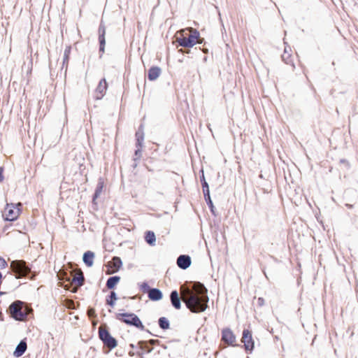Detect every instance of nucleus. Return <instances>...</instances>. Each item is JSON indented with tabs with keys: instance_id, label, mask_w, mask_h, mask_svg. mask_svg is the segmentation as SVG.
I'll use <instances>...</instances> for the list:
<instances>
[{
	"instance_id": "34",
	"label": "nucleus",
	"mask_w": 358,
	"mask_h": 358,
	"mask_svg": "<svg viewBox=\"0 0 358 358\" xmlns=\"http://www.w3.org/2000/svg\"><path fill=\"white\" fill-rule=\"evenodd\" d=\"M259 303L262 306L264 303V299L262 298L258 299Z\"/></svg>"
},
{
	"instance_id": "32",
	"label": "nucleus",
	"mask_w": 358,
	"mask_h": 358,
	"mask_svg": "<svg viewBox=\"0 0 358 358\" xmlns=\"http://www.w3.org/2000/svg\"><path fill=\"white\" fill-rule=\"evenodd\" d=\"M141 289L143 290V292H145V289H149V286L148 285L147 283L143 282L141 285Z\"/></svg>"
},
{
	"instance_id": "35",
	"label": "nucleus",
	"mask_w": 358,
	"mask_h": 358,
	"mask_svg": "<svg viewBox=\"0 0 358 358\" xmlns=\"http://www.w3.org/2000/svg\"><path fill=\"white\" fill-rule=\"evenodd\" d=\"M0 261H1V262H2V263H3V264H6V262H5V260H3V259H1V258H0Z\"/></svg>"
},
{
	"instance_id": "25",
	"label": "nucleus",
	"mask_w": 358,
	"mask_h": 358,
	"mask_svg": "<svg viewBox=\"0 0 358 358\" xmlns=\"http://www.w3.org/2000/svg\"><path fill=\"white\" fill-rule=\"evenodd\" d=\"M159 325L162 329H169V321L166 317H162L159 319Z\"/></svg>"
},
{
	"instance_id": "17",
	"label": "nucleus",
	"mask_w": 358,
	"mask_h": 358,
	"mask_svg": "<svg viewBox=\"0 0 358 358\" xmlns=\"http://www.w3.org/2000/svg\"><path fill=\"white\" fill-rule=\"evenodd\" d=\"M94 253L92 251H87L84 253L83 260L84 263L89 267L94 264Z\"/></svg>"
},
{
	"instance_id": "30",
	"label": "nucleus",
	"mask_w": 358,
	"mask_h": 358,
	"mask_svg": "<svg viewBox=\"0 0 358 358\" xmlns=\"http://www.w3.org/2000/svg\"><path fill=\"white\" fill-rule=\"evenodd\" d=\"M3 172V169L0 166V182H3L4 180Z\"/></svg>"
},
{
	"instance_id": "39",
	"label": "nucleus",
	"mask_w": 358,
	"mask_h": 358,
	"mask_svg": "<svg viewBox=\"0 0 358 358\" xmlns=\"http://www.w3.org/2000/svg\"><path fill=\"white\" fill-rule=\"evenodd\" d=\"M141 358H143V357H141Z\"/></svg>"
},
{
	"instance_id": "20",
	"label": "nucleus",
	"mask_w": 358,
	"mask_h": 358,
	"mask_svg": "<svg viewBox=\"0 0 358 358\" xmlns=\"http://www.w3.org/2000/svg\"><path fill=\"white\" fill-rule=\"evenodd\" d=\"M145 241L150 245H155L156 243V237L154 232L148 231L145 234Z\"/></svg>"
},
{
	"instance_id": "21",
	"label": "nucleus",
	"mask_w": 358,
	"mask_h": 358,
	"mask_svg": "<svg viewBox=\"0 0 358 358\" xmlns=\"http://www.w3.org/2000/svg\"><path fill=\"white\" fill-rule=\"evenodd\" d=\"M120 278L119 276H113L108 279L106 282V287L108 289H113L120 282Z\"/></svg>"
},
{
	"instance_id": "38",
	"label": "nucleus",
	"mask_w": 358,
	"mask_h": 358,
	"mask_svg": "<svg viewBox=\"0 0 358 358\" xmlns=\"http://www.w3.org/2000/svg\"><path fill=\"white\" fill-rule=\"evenodd\" d=\"M1 315V313L0 312V315Z\"/></svg>"
},
{
	"instance_id": "5",
	"label": "nucleus",
	"mask_w": 358,
	"mask_h": 358,
	"mask_svg": "<svg viewBox=\"0 0 358 358\" xmlns=\"http://www.w3.org/2000/svg\"><path fill=\"white\" fill-rule=\"evenodd\" d=\"M99 335L100 339L103 341V344L110 349L115 348L117 343L115 338H114L108 332V330L103 327H99Z\"/></svg>"
},
{
	"instance_id": "29",
	"label": "nucleus",
	"mask_w": 358,
	"mask_h": 358,
	"mask_svg": "<svg viewBox=\"0 0 358 358\" xmlns=\"http://www.w3.org/2000/svg\"><path fill=\"white\" fill-rule=\"evenodd\" d=\"M87 315L89 317H96L95 310L94 308H89L87 310Z\"/></svg>"
},
{
	"instance_id": "26",
	"label": "nucleus",
	"mask_w": 358,
	"mask_h": 358,
	"mask_svg": "<svg viewBox=\"0 0 358 358\" xmlns=\"http://www.w3.org/2000/svg\"><path fill=\"white\" fill-rule=\"evenodd\" d=\"M117 296L115 292H111L110 295V299L106 300L107 304H108L110 306H114L115 303L114 301L117 300Z\"/></svg>"
},
{
	"instance_id": "12",
	"label": "nucleus",
	"mask_w": 358,
	"mask_h": 358,
	"mask_svg": "<svg viewBox=\"0 0 358 358\" xmlns=\"http://www.w3.org/2000/svg\"><path fill=\"white\" fill-rule=\"evenodd\" d=\"M170 299H171L172 306L176 309L180 308V307H181L180 299L178 293L176 290H173L171 292Z\"/></svg>"
},
{
	"instance_id": "8",
	"label": "nucleus",
	"mask_w": 358,
	"mask_h": 358,
	"mask_svg": "<svg viewBox=\"0 0 358 358\" xmlns=\"http://www.w3.org/2000/svg\"><path fill=\"white\" fill-rule=\"evenodd\" d=\"M242 343L246 350H252L254 348V341L252 339V333L248 329H244L243 331V336L241 338Z\"/></svg>"
},
{
	"instance_id": "31",
	"label": "nucleus",
	"mask_w": 358,
	"mask_h": 358,
	"mask_svg": "<svg viewBox=\"0 0 358 358\" xmlns=\"http://www.w3.org/2000/svg\"><path fill=\"white\" fill-rule=\"evenodd\" d=\"M206 201L208 202V204L209 205L210 208H211V211L213 212V202H212L211 199H210V200L207 199Z\"/></svg>"
},
{
	"instance_id": "23",
	"label": "nucleus",
	"mask_w": 358,
	"mask_h": 358,
	"mask_svg": "<svg viewBox=\"0 0 358 358\" xmlns=\"http://www.w3.org/2000/svg\"><path fill=\"white\" fill-rule=\"evenodd\" d=\"M84 282V277L82 273H79L78 275H74L72 279V284L75 285L76 287H80L83 285Z\"/></svg>"
},
{
	"instance_id": "28",
	"label": "nucleus",
	"mask_w": 358,
	"mask_h": 358,
	"mask_svg": "<svg viewBox=\"0 0 358 358\" xmlns=\"http://www.w3.org/2000/svg\"><path fill=\"white\" fill-rule=\"evenodd\" d=\"M282 58L286 64H290L291 60L289 59V55L287 54L286 51H285L284 54L282 55Z\"/></svg>"
},
{
	"instance_id": "14",
	"label": "nucleus",
	"mask_w": 358,
	"mask_h": 358,
	"mask_svg": "<svg viewBox=\"0 0 358 358\" xmlns=\"http://www.w3.org/2000/svg\"><path fill=\"white\" fill-rule=\"evenodd\" d=\"M27 343L24 341H21L20 343L17 345L15 350L13 352V355L15 357H21L27 350Z\"/></svg>"
},
{
	"instance_id": "13",
	"label": "nucleus",
	"mask_w": 358,
	"mask_h": 358,
	"mask_svg": "<svg viewBox=\"0 0 358 358\" xmlns=\"http://www.w3.org/2000/svg\"><path fill=\"white\" fill-rule=\"evenodd\" d=\"M162 292L157 288L149 289L148 297L152 301H159L162 299Z\"/></svg>"
},
{
	"instance_id": "3",
	"label": "nucleus",
	"mask_w": 358,
	"mask_h": 358,
	"mask_svg": "<svg viewBox=\"0 0 358 358\" xmlns=\"http://www.w3.org/2000/svg\"><path fill=\"white\" fill-rule=\"evenodd\" d=\"M116 319L131 326H134L141 330H144L145 327L139 317L134 313H118Z\"/></svg>"
},
{
	"instance_id": "27",
	"label": "nucleus",
	"mask_w": 358,
	"mask_h": 358,
	"mask_svg": "<svg viewBox=\"0 0 358 358\" xmlns=\"http://www.w3.org/2000/svg\"><path fill=\"white\" fill-rule=\"evenodd\" d=\"M71 52V47L68 46L65 48L64 53V63L68 62L69 59V55Z\"/></svg>"
},
{
	"instance_id": "11",
	"label": "nucleus",
	"mask_w": 358,
	"mask_h": 358,
	"mask_svg": "<svg viewBox=\"0 0 358 358\" xmlns=\"http://www.w3.org/2000/svg\"><path fill=\"white\" fill-rule=\"evenodd\" d=\"M177 264L179 268L187 269L191 265V258L188 255H180L177 259Z\"/></svg>"
},
{
	"instance_id": "9",
	"label": "nucleus",
	"mask_w": 358,
	"mask_h": 358,
	"mask_svg": "<svg viewBox=\"0 0 358 358\" xmlns=\"http://www.w3.org/2000/svg\"><path fill=\"white\" fill-rule=\"evenodd\" d=\"M107 90V83L106 80L101 79L99 81V83L98 86L96 88L95 90V99H101L103 96L106 91Z\"/></svg>"
},
{
	"instance_id": "33",
	"label": "nucleus",
	"mask_w": 358,
	"mask_h": 358,
	"mask_svg": "<svg viewBox=\"0 0 358 358\" xmlns=\"http://www.w3.org/2000/svg\"><path fill=\"white\" fill-rule=\"evenodd\" d=\"M140 154H141V150H140V149H137V150L135 151V155H136V156H140Z\"/></svg>"
},
{
	"instance_id": "2",
	"label": "nucleus",
	"mask_w": 358,
	"mask_h": 358,
	"mask_svg": "<svg viewBox=\"0 0 358 358\" xmlns=\"http://www.w3.org/2000/svg\"><path fill=\"white\" fill-rule=\"evenodd\" d=\"M187 30H189L191 32V34L188 36H184L182 33L185 32V30H181L180 33L182 36V37H180L177 38V41L178 42L179 45L180 46L186 47V48H192L193 47L196 43H201L202 41L199 40V33L196 29H194L192 28H189Z\"/></svg>"
},
{
	"instance_id": "15",
	"label": "nucleus",
	"mask_w": 358,
	"mask_h": 358,
	"mask_svg": "<svg viewBox=\"0 0 358 358\" xmlns=\"http://www.w3.org/2000/svg\"><path fill=\"white\" fill-rule=\"evenodd\" d=\"M99 43H100V49L99 50L102 52H104V48L106 44V40H105V34H106V29L105 27L102 25H100L99 28Z\"/></svg>"
},
{
	"instance_id": "4",
	"label": "nucleus",
	"mask_w": 358,
	"mask_h": 358,
	"mask_svg": "<svg viewBox=\"0 0 358 358\" xmlns=\"http://www.w3.org/2000/svg\"><path fill=\"white\" fill-rule=\"evenodd\" d=\"M10 268L16 274L17 278L26 276L30 272V268L26 265V262L23 260H14L11 262Z\"/></svg>"
},
{
	"instance_id": "6",
	"label": "nucleus",
	"mask_w": 358,
	"mask_h": 358,
	"mask_svg": "<svg viewBox=\"0 0 358 358\" xmlns=\"http://www.w3.org/2000/svg\"><path fill=\"white\" fill-rule=\"evenodd\" d=\"M11 316L16 320H23L27 314L22 311V302L16 301L9 307Z\"/></svg>"
},
{
	"instance_id": "36",
	"label": "nucleus",
	"mask_w": 358,
	"mask_h": 358,
	"mask_svg": "<svg viewBox=\"0 0 358 358\" xmlns=\"http://www.w3.org/2000/svg\"><path fill=\"white\" fill-rule=\"evenodd\" d=\"M155 341H156L151 340V341H150V343H151L152 344H154V343H155Z\"/></svg>"
},
{
	"instance_id": "37",
	"label": "nucleus",
	"mask_w": 358,
	"mask_h": 358,
	"mask_svg": "<svg viewBox=\"0 0 358 358\" xmlns=\"http://www.w3.org/2000/svg\"><path fill=\"white\" fill-rule=\"evenodd\" d=\"M4 293L2 292H0V296L3 295Z\"/></svg>"
},
{
	"instance_id": "1",
	"label": "nucleus",
	"mask_w": 358,
	"mask_h": 358,
	"mask_svg": "<svg viewBox=\"0 0 358 358\" xmlns=\"http://www.w3.org/2000/svg\"><path fill=\"white\" fill-rule=\"evenodd\" d=\"M182 297L187 307L193 313L203 312L208 307L207 289L200 282H195L192 289L182 288Z\"/></svg>"
},
{
	"instance_id": "16",
	"label": "nucleus",
	"mask_w": 358,
	"mask_h": 358,
	"mask_svg": "<svg viewBox=\"0 0 358 358\" xmlns=\"http://www.w3.org/2000/svg\"><path fill=\"white\" fill-rule=\"evenodd\" d=\"M161 74V69L157 66H152L148 71V79L150 80H155Z\"/></svg>"
},
{
	"instance_id": "22",
	"label": "nucleus",
	"mask_w": 358,
	"mask_h": 358,
	"mask_svg": "<svg viewBox=\"0 0 358 358\" xmlns=\"http://www.w3.org/2000/svg\"><path fill=\"white\" fill-rule=\"evenodd\" d=\"M111 266L113 268L112 273L117 271L122 266V261L120 258L117 257H115L112 259V261L110 262Z\"/></svg>"
},
{
	"instance_id": "10",
	"label": "nucleus",
	"mask_w": 358,
	"mask_h": 358,
	"mask_svg": "<svg viewBox=\"0 0 358 358\" xmlns=\"http://www.w3.org/2000/svg\"><path fill=\"white\" fill-rule=\"evenodd\" d=\"M222 338L229 345H234L236 342V336L229 329H226L222 331Z\"/></svg>"
},
{
	"instance_id": "24",
	"label": "nucleus",
	"mask_w": 358,
	"mask_h": 358,
	"mask_svg": "<svg viewBox=\"0 0 358 358\" xmlns=\"http://www.w3.org/2000/svg\"><path fill=\"white\" fill-rule=\"evenodd\" d=\"M203 179L201 180L203 181L202 182V188H203V192L204 194L205 199L210 200V192H209V187L207 182L205 180L203 174L202 175Z\"/></svg>"
},
{
	"instance_id": "18",
	"label": "nucleus",
	"mask_w": 358,
	"mask_h": 358,
	"mask_svg": "<svg viewBox=\"0 0 358 358\" xmlns=\"http://www.w3.org/2000/svg\"><path fill=\"white\" fill-rule=\"evenodd\" d=\"M103 186H104V182H103V179L99 178V180L98 181V184H97L96 187L94 195L93 196V201L94 202L95 201V200L102 193V191H103Z\"/></svg>"
},
{
	"instance_id": "7",
	"label": "nucleus",
	"mask_w": 358,
	"mask_h": 358,
	"mask_svg": "<svg viewBox=\"0 0 358 358\" xmlns=\"http://www.w3.org/2000/svg\"><path fill=\"white\" fill-rule=\"evenodd\" d=\"M20 215V209L14 204H7L3 215L5 217L6 220L14 221Z\"/></svg>"
},
{
	"instance_id": "19",
	"label": "nucleus",
	"mask_w": 358,
	"mask_h": 358,
	"mask_svg": "<svg viewBox=\"0 0 358 358\" xmlns=\"http://www.w3.org/2000/svg\"><path fill=\"white\" fill-rule=\"evenodd\" d=\"M136 141H137V143H136L137 146L141 147L143 145V140H144L143 125H141L139 127L138 131L136 133Z\"/></svg>"
}]
</instances>
